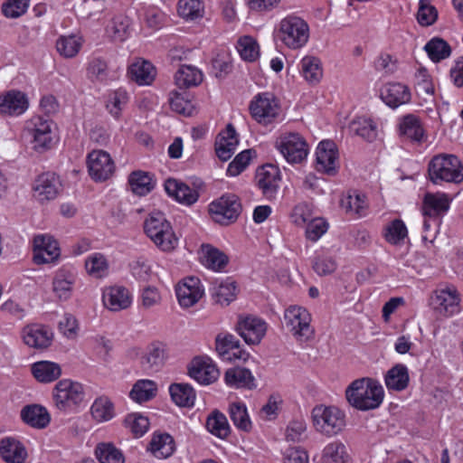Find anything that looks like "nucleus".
I'll return each instance as SVG.
<instances>
[{"mask_svg": "<svg viewBox=\"0 0 463 463\" xmlns=\"http://www.w3.org/2000/svg\"><path fill=\"white\" fill-rule=\"evenodd\" d=\"M345 397L351 406L359 411L378 408L384 398L383 386L371 378L354 380L345 390Z\"/></svg>", "mask_w": 463, "mask_h": 463, "instance_id": "1", "label": "nucleus"}, {"mask_svg": "<svg viewBox=\"0 0 463 463\" xmlns=\"http://www.w3.org/2000/svg\"><path fill=\"white\" fill-rule=\"evenodd\" d=\"M144 232L154 244L163 251H171L178 245L171 223L161 212H152L144 222Z\"/></svg>", "mask_w": 463, "mask_h": 463, "instance_id": "2", "label": "nucleus"}, {"mask_svg": "<svg viewBox=\"0 0 463 463\" xmlns=\"http://www.w3.org/2000/svg\"><path fill=\"white\" fill-rule=\"evenodd\" d=\"M428 175L434 184L444 182L459 184L463 181V165L454 155L439 154L430 161Z\"/></svg>", "mask_w": 463, "mask_h": 463, "instance_id": "3", "label": "nucleus"}, {"mask_svg": "<svg viewBox=\"0 0 463 463\" xmlns=\"http://www.w3.org/2000/svg\"><path fill=\"white\" fill-rule=\"evenodd\" d=\"M311 418L316 431L327 438L338 435L345 427V414L335 406L317 405Z\"/></svg>", "mask_w": 463, "mask_h": 463, "instance_id": "4", "label": "nucleus"}, {"mask_svg": "<svg viewBox=\"0 0 463 463\" xmlns=\"http://www.w3.org/2000/svg\"><path fill=\"white\" fill-rule=\"evenodd\" d=\"M277 37L288 48L298 50L307 43L309 26L304 19L288 15L279 22Z\"/></svg>", "mask_w": 463, "mask_h": 463, "instance_id": "5", "label": "nucleus"}, {"mask_svg": "<svg viewBox=\"0 0 463 463\" xmlns=\"http://www.w3.org/2000/svg\"><path fill=\"white\" fill-rule=\"evenodd\" d=\"M284 321L287 328L298 341L307 342L314 337L315 329L311 326L312 317L304 307H288L284 312Z\"/></svg>", "mask_w": 463, "mask_h": 463, "instance_id": "6", "label": "nucleus"}, {"mask_svg": "<svg viewBox=\"0 0 463 463\" xmlns=\"http://www.w3.org/2000/svg\"><path fill=\"white\" fill-rule=\"evenodd\" d=\"M249 109L251 117L264 126L274 123L281 112L279 99L270 92H262L254 96Z\"/></svg>", "mask_w": 463, "mask_h": 463, "instance_id": "7", "label": "nucleus"}, {"mask_svg": "<svg viewBox=\"0 0 463 463\" xmlns=\"http://www.w3.org/2000/svg\"><path fill=\"white\" fill-rule=\"evenodd\" d=\"M52 396L59 410H71L79 406L84 401V387L77 382L63 379L54 386Z\"/></svg>", "mask_w": 463, "mask_h": 463, "instance_id": "8", "label": "nucleus"}, {"mask_svg": "<svg viewBox=\"0 0 463 463\" xmlns=\"http://www.w3.org/2000/svg\"><path fill=\"white\" fill-rule=\"evenodd\" d=\"M276 148L289 164H300L308 155V145L298 133L289 132L279 136L275 143Z\"/></svg>", "mask_w": 463, "mask_h": 463, "instance_id": "9", "label": "nucleus"}, {"mask_svg": "<svg viewBox=\"0 0 463 463\" xmlns=\"http://www.w3.org/2000/svg\"><path fill=\"white\" fill-rule=\"evenodd\" d=\"M241 212V203L234 194H225L209 204L212 219L222 225L234 222Z\"/></svg>", "mask_w": 463, "mask_h": 463, "instance_id": "10", "label": "nucleus"}, {"mask_svg": "<svg viewBox=\"0 0 463 463\" xmlns=\"http://www.w3.org/2000/svg\"><path fill=\"white\" fill-rule=\"evenodd\" d=\"M460 297L453 286H446L436 288L430 299V305L433 311L441 317H449L460 310Z\"/></svg>", "mask_w": 463, "mask_h": 463, "instance_id": "11", "label": "nucleus"}, {"mask_svg": "<svg viewBox=\"0 0 463 463\" xmlns=\"http://www.w3.org/2000/svg\"><path fill=\"white\" fill-rule=\"evenodd\" d=\"M26 130L32 137L33 149L43 152L50 149L52 142V131L51 122L42 117H33L26 126Z\"/></svg>", "mask_w": 463, "mask_h": 463, "instance_id": "12", "label": "nucleus"}, {"mask_svg": "<svg viewBox=\"0 0 463 463\" xmlns=\"http://www.w3.org/2000/svg\"><path fill=\"white\" fill-rule=\"evenodd\" d=\"M103 306L112 312L126 310L132 306L133 294L123 285L107 286L102 289Z\"/></svg>", "mask_w": 463, "mask_h": 463, "instance_id": "13", "label": "nucleus"}, {"mask_svg": "<svg viewBox=\"0 0 463 463\" xmlns=\"http://www.w3.org/2000/svg\"><path fill=\"white\" fill-rule=\"evenodd\" d=\"M115 171V164L110 155L100 149L89 153V175L95 182H104L110 178Z\"/></svg>", "mask_w": 463, "mask_h": 463, "instance_id": "14", "label": "nucleus"}, {"mask_svg": "<svg viewBox=\"0 0 463 463\" xmlns=\"http://www.w3.org/2000/svg\"><path fill=\"white\" fill-rule=\"evenodd\" d=\"M33 261L38 265L53 263L61 255L57 241L47 234H39L33 238Z\"/></svg>", "mask_w": 463, "mask_h": 463, "instance_id": "15", "label": "nucleus"}, {"mask_svg": "<svg viewBox=\"0 0 463 463\" xmlns=\"http://www.w3.org/2000/svg\"><path fill=\"white\" fill-rule=\"evenodd\" d=\"M215 350L224 361L246 362L250 357L248 352L240 348V340L232 334H219L215 339Z\"/></svg>", "mask_w": 463, "mask_h": 463, "instance_id": "16", "label": "nucleus"}, {"mask_svg": "<svg viewBox=\"0 0 463 463\" xmlns=\"http://www.w3.org/2000/svg\"><path fill=\"white\" fill-rule=\"evenodd\" d=\"M338 156L336 146L333 141H321L316 151V169L329 175L336 174Z\"/></svg>", "mask_w": 463, "mask_h": 463, "instance_id": "17", "label": "nucleus"}, {"mask_svg": "<svg viewBox=\"0 0 463 463\" xmlns=\"http://www.w3.org/2000/svg\"><path fill=\"white\" fill-rule=\"evenodd\" d=\"M204 290L198 278L188 277L175 287L177 300L182 307H191L203 296Z\"/></svg>", "mask_w": 463, "mask_h": 463, "instance_id": "18", "label": "nucleus"}, {"mask_svg": "<svg viewBox=\"0 0 463 463\" xmlns=\"http://www.w3.org/2000/svg\"><path fill=\"white\" fill-rule=\"evenodd\" d=\"M258 187L268 199L275 198L279 187L280 171L274 165L268 164L258 168L256 173Z\"/></svg>", "mask_w": 463, "mask_h": 463, "instance_id": "19", "label": "nucleus"}, {"mask_svg": "<svg viewBox=\"0 0 463 463\" xmlns=\"http://www.w3.org/2000/svg\"><path fill=\"white\" fill-rule=\"evenodd\" d=\"M189 375L201 384L208 385L219 377V370L209 357H195L188 367Z\"/></svg>", "mask_w": 463, "mask_h": 463, "instance_id": "20", "label": "nucleus"}, {"mask_svg": "<svg viewBox=\"0 0 463 463\" xmlns=\"http://www.w3.org/2000/svg\"><path fill=\"white\" fill-rule=\"evenodd\" d=\"M237 331L249 345H258L267 332V323L257 317H246L240 319Z\"/></svg>", "mask_w": 463, "mask_h": 463, "instance_id": "21", "label": "nucleus"}, {"mask_svg": "<svg viewBox=\"0 0 463 463\" xmlns=\"http://www.w3.org/2000/svg\"><path fill=\"white\" fill-rule=\"evenodd\" d=\"M449 195L445 193H427L422 200L421 213L423 217H431L434 220L441 219L450 207Z\"/></svg>", "mask_w": 463, "mask_h": 463, "instance_id": "22", "label": "nucleus"}, {"mask_svg": "<svg viewBox=\"0 0 463 463\" xmlns=\"http://www.w3.org/2000/svg\"><path fill=\"white\" fill-rule=\"evenodd\" d=\"M380 97L388 107L396 109L409 103L411 93L409 87L401 82H388L381 89Z\"/></svg>", "mask_w": 463, "mask_h": 463, "instance_id": "23", "label": "nucleus"}, {"mask_svg": "<svg viewBox=\"0 0 463 463\" xmlns=\"http://www.w3.org/2000/svg\"><path fill=\"white\" fill-rule=\"evenodd\" d=\"M60 185L59 178L55 174H43L35 180L34 197L41 202L52 200L57 196Z\"/></svg>", "mask_w": 463, "mask_h": 463, "instance_id": "24", "label": "nucleus"}, {"mask_svg": "<svg viewBox=\"0 0 463 463\" xmlns=\"http://www.w3.org/2000/svg\"><path fill=\"white\" fill-rule=\"evenodd\" d=\"M22 337L29 347L44 349L51 345L52 334L45 326L32 325L24 327Z\"/></svg>", "mask_w": 463, "mask_h": 463, "instance_id": "25", "label": "nucleus"}, {"mask_svg": "<svg viewBox=\"0 0 463 463\" xmlns=\"http://www.w3.org/2000/svg\"><path fill=\"white\" fill-rule=\"evenodd\" d=\"M239 139L232 125L229 124L215 141V153L222 161L229 160L234 154Z\"/></svg>", "mask_w": 463, "mask_h": 463, "instance_id": "26", "label": "nucleus"}, {"mask_svg": "<svg viewBox=\"0 0 463 463\" xmlns=\"http://www.w3.org/2000/svg\"><path fill=\"white\" fill-rule=\"evenodd\" d=\"M165 190L169 196L186 205L194 203L199 198L197 191L176 179H167L165 183Z\"/></svg>", "mask_w": 463, "mask_h": 463, "instance_id": "27", "label": "nucleus"}, {"mask_svg": "<svg viewBox=\"0 0 463 463\" xmlns=\"http://www.w3.org/2000/svg\"><path fill=\"white\" fill-rule=\"evenodd\" d=\"M28 107L26 96L17 90H11L4 96H0V113L7 115H20Z\"/></svg>", "mask_w": 463, "mask_h": 463, "instance_id": "28", "label": "nucleus"}, {"mask_svg": "<svg viewBox=\"0 0 463 463\" xmlns=\"http://www.w3.org/2000/svg\"><path fill=\"white\" fill-rule=\"evenodd\" d=\"M0 456L6 463H24L27 451L19 440L5 438L0 441Z\"/></svg>", "mask_w": 463, "mask_h": 463, "instance_id": "29", "label": "nucleus"}, {"mask_svg": "<svg viewBox=\"0 0 463 463\" xmlns=\"http://www.w3.org/2000/svg\"><path fill=\"white\" fill-rule=\"evenodd\" d=\"M22 420L29 426L35 429H44L51 420L48 411L42 405L31 404L21 411Z\"/></svg>", "mask_w": 463, "mask_h": 463, "instance_id": "30", "label": "nucleus"}, {"mask_svg": "<svg viewBox=\"0 0 463 463\" xmlns=\"http://www.w3.org/2000/svg\"><path fill=\"white\" fill-rule=\"evenodd\" d=\"M224 382L231 388L251 390L256 387L255 378L251 372L242 367L228 369L224 374Z\"/></svg>", "mask_w": 463, "mask_h": 463, "instance_id": "31", "label": "nucleus"}, {"mask_svg": "<svg viewBox=\"0 0 463 463\" xmlns=\"http://www.w3.org/2000/svg\"><path fill=\"white\" fill-rule=\"evenodd\" d=\"M147 450L157 458H167L175 450V443L168 433H155L148 444Z\"/></svg>", "mask_w": 463, "mask_h": 463, "instance_id": "32", "label": "nucleus"}, {"mask_svg": "<svg viewBox=\"0 0 463 463\" xmlns=\"http://www.w3.org/2000/svg\"><path fill=\"white\" fill-rule=\"evenodd\" d=\"M128 75L138 85H150L156 78V68L151 62L138 59L128 67Z\"/></svg>", "mask_w": 463, "mask_h": 463, "instance_id": "33", "label": "nucleus"}, {"mask_svg": "<svg viewBox=\"0 0 463 463\" xmlns=\"http://www.w3.org/2000/svg\"><path fill=\"white\" fill-rule=\"evenodd\" d=\"M410 382L409 371L406 365L398 364L387 371L384 383L389 391L402 392Z\"/></svg>", "mask_w": 463, "mask_h": 463, "instance_id": "34", "label": "nucleus"}, {"mask_svg": "<svg viewBox=\"0 0 463 463\" xmlns=\"http://www.w3.org/2000/svg\"><path fill=\"white\" fill-rule=\"evenodd\" d=\"M202 263L214 271H221L228 263V257L210 244H203L200 250Z\"/></svg>", "mask_w": 463, "mask_h": 463, "instance_id": "35", "label": "nucleus"}, {"mask_svg": "<svg viewBox=\"0 0 463 463\" xmlns=\"http://www.w3.org/2000/svg\"><path fill=\"white\" fill-rule=\"evenodd\" d=\"M400 135L414 142H421L424 137V129L420 118L412 114L404 116L399 124Z\"/></svg>", "mask_w": 463, "mask_h": 463, "instance_id": "36", "label": "nucleus"}, {"mask_svg": "<svg viewBox=\"0 0 463 463\" xmlns=\"http://www.w3.org/2000/svg\"><path fill=\"white\" fill-rule=\"evenodd\" d=\"M414 89L416 94L426 102L434 100L435 89L431 76L425 68H419L414 74Z\"/></svg>", "mask_w": 463, "mask_h": 463, "instance_id": "37", "label": "nucleus"}, {"mask_svg": "<svg viewBox=\"0 0 463 463\" xmlns=\"http://www.w3.org/2000/svg\"><path fill=\"white\" fill-rule=\"evenodd\" d=\"M321 461L322 463H350L351 458L342 441L333 440L323 449Z\"/></svg>", "mask_w": 463, "mask_h": 463, "instance_id": "38", "label": "nucleus"}, {"mask_svg": "<svg viewBox=\"0 0 463 463\" xmlns=\"http://www.w3.org/2000/svg\"><path fill=\"white\" fill-rule=\"evenodd\" d=\"M32 373L40 383H52L61 374L60 364L50 361L36 362L32 365Z\"/></svg>", "mask_w": 463, "mask_h": 463, "instance_id": "39", "label": "nucleus"}, {"mask_svg": "<svg viewBox=\"0 0 463 463\" xmlns=\"http://www.w3.org/2000/svg\"><path fill=\"white\" fill-rule=\"evenodd\" d=\"M75 276L64 269H59L52 281L53 292L60 299H68L71 296Z\"/></svg>", "mask_w": 463, "mask_h": 463, "instance_id": "40", "label": "nucleus"}, {"mask_svg": "<svg viewBox=\"0 0 463 463\" xmlns=\"http://www.w3.org/2000/svg\"><path fill=\"white\" fill-rule=\"evenodd\" d=\"M349 128L352 133L359 136L368 142H373L378 136L377 125L370 118H356L351 122Z\"/></svg>", "mask_w": 463, "mask_h": 463, "instance_id": "41", "label": "nucleus"}, {"mask_svg": "<svg viewBox=\"0 0 463 463\" xmlns=\"http://www.w3.org/2000/svg\"><path fill=\"white\" fill-rule=\"evenodd\" d=\"M130 20L123 14L115 15L106 27L107 35L114 42H123L129 35Z\"/></svg>", "mask_w": 463, "mask_h": 463, "instance_id": "42", "label": "nucleus"}, {"mask_svg": "<svg viewBox=\"0 0 463 463\" xmlns=\"http://www.w3.org/2000/svg\"><path fill=\"white\" fill-rule=\"evenodd\" d=\"M90 413L92 419L99 423L109 421L116 415L114 404L106 396H100L93 402Z\"/></svg>", "mask_w": 463, "mask_h": 463, "instance_id": "43", "label": "nucleus"}, {"mask_svg": "<svg viewBox=\"0 0 463 463\" xmlns=\"http://www.w3.org/2000/svg\"><path fill=\"white\" fill-rule=\"evenodd\" d=\"M175 80L181 89L197 86L203 80V73L194 66L182 65L175 75Z\"/></svg>", "mask_w": 463, "mask_h": 463, "instance_id": "44", "label": "nucleus"}, {"mask_svg": "<svg viewBox=\"0 0 463 463\" xmlns=\"http://www.w3.org/2000/svg\"><path fill=\"white\" fill-rule=\"evenodd\" d=\"M173 402L180 407H192L195 401V392L188 383H173L169 387Z\"/></svg>", "mask_w": 463, "mask_h": 463, "instance_id": "45", "label": "nucleus"}, {"mask_svg": "<svg viewBox=\"0 0 463 463\" xmlns=\"http://www.w3.org/2000/svg\"><path fill=\"white\" fill-rule=\"evenodd\" d=\"M229 415L237 429L246 432L250 431L252 422L245 403L241 402H232L229 406Z\"/></svg>", "mask_w": 463, "mask_h": 463, "instance_id": "46", "label": "nucleus"}, {"mask_svg": "<svg viewBox=\"0 0 463 463\" xmlns=\"http://www.w3.org/2000/svg\"><path fill=\"white\" fill-rule=\"evenodd\" d=\"M128 183L131 190L137 195H146L154 189L152 177L144 171H134L129 175Z\"/></svg>", "mask_w": 463, "mask_h": 463, "instance_id": "47", "label": "nucleus"}, {"mask_svg": "<svg viewBox=\"0 0 463 463\" xmlns=\"http://www.w3.org/2000/svg\"><path fill=\"white\" fill-rule=\"evenodd\" d=\"M156 383L151 380H138L132 387L130 391V398L138 402L142 403L154 398L156 394Z\"/></svg>", "mask_w": 463, "mask_h": 463, "instance_id": "48", "label": "nucleus"}, {"mask_svg": "<svg viewBox=\"0 0 463 463\" xmlns=\"http://www.w3.org/2000/svg\"><path fill=\"white\" fill-rule=\"evenodd\" d=\"M128 94L125 90H115L108 94L106 109L113 118H119L122 110L125 109L128 102Z\"/></svg>", "mask_w": 463, "mask_h": 463, "instance_id": "49", "label": "nucleus"}, {"mask_svg": "<svg viewBox=\"0 0 463 463\" xmlns=\"http://www.w3.org/2000/svg\"><path fill=\"white\" fill-rule=\"evenodd\" d=\"M213 296L217 303L222 306L229 305L236 298L235 282L231 278L216 282L213 287Z\"/></svg>", "mask_w": 463, "mask_h": 463, "instance_id": "50", "label": "nucleus"}, {"mask_svg": "<svg viewBox=\"0 0 463 463\" xmlns=\"http://www.w3.org/2000/svg\"><path fill=\"white\" fill-rule=\"evenodd\" d=\"M301 73L309 83H317L323 75L320 60L314 56H305L301 61Z\"/></svg>", "mask_w": 463, "mask_h": 463, "instance_id": "51", "label": "nucleus"}, {"mask_svg": "<svg viewBox=\"0 0 463 463\" xmlns=\"http://www.w3.org/2000/svg\"><path fill=\"white\" fill-rule=\"evenodd\" d=\"M83 43V39L77 35L60 36L56 41V49L64 58H72L77 55Z\"/></svg>", "mask_w": 463, "mask_h": 463, "instance_id": "52", "label": "nucleus"}, {"mask_svg": "<svg viewBox=\"0 0 463 463\" xmlns=\"http://www.w3.org/2000/svg\"><path fill=\"white\" fill-rule=\"evenodd\" d=\"M340 207L351 215L362 216L366 208L365 197L359 194H347L342 196Z\"/></svg>", "mask_w": 463, "mask_h": 463, "instance_id": "53", "label": "nucleus"}, {"mask_svg": "<svg viewBox=\"0 0 463 463\" xmlns=\"http://www.w3.org/2000/svg\"><path fill=\"white\" fill-rule=\"evenodd\" d=\"M165 350L159 344H152L148 346L143 357V366L146 370L157 372L164 364Z\"/></svg>", "mask_w": 463, "mask_h": 463, "instance_id": "54", "label": "nucleus"}, {"mask_svg": "<svg viewBox=\"0 0 463 463\" xmlns=\"http://www.w3.org/2000/svg\"><path fill=\"white\" fill-rule=\"evenodd\" d=\"M95 455L100 463H125L122 452L112 443L99 444Z\"/></svg>", "mask_w": 463, "mask_h": 463, "instance_id": "55", "label": "nucleus"}, {"mask_svg": "<svg viewBox=\"0 0 463 463\" xmlns=\"http://www.w3.org/2000/svg\"><path fill=\"white\" fill-rule=\"evenodd\" d=\"M430 59L434 62H439L441 60L447 59L450 56L451 48L442 39L433 38L428 42L424 47Z\"/></svg>", "mask_w": 463, "mask_h": 463, "instance_id": "56", "label": "nucleus"}, {"mask_svg": "<svg viewBox=\"0 0 463 463\" xmlns=\"http://www.w3.org/2000/svg\"><path fill=\"white\" fill-rule=\"evenodd\" d=\"M237 51L242 60L254 61L260 56V46L257 41L249 35H244L238 40Z\"/></svg>", "mask_w": 463, "mask_h": 463, "instance_id": "57", "label": "nucleus"}, {"mask_svg": "<svg viewBox=\"0 0 463 463\" xmlns=\"http://www.w3.org/2000/svg\"><path fill=\"white\" fill-rule=\"evenodd\" d=\"M408 230L403 221L395 219L384 228L383 237L391 244L397 245L404 241Z\"/></svg>", "mask_w": 463, "mask_h": 463, "instance_id": "58", "label": "nucleus"}, {"mask_svg": "<svg viewBox=\"0 0 463 463\" xmlns=\"http://www.w3.org/2000/svg\"><path fill=\"white\" fill-rule=\"evenodd\" d=\"M207 430L218 438L224 439L230 434L227 418L222 412L215 411L206 420Z\"/></svg>", "mask_w": 463, "mask_h": 463, "instance_id": "59", "label": "nucleus"}, {"mask_svg": "<svg viewBox=\"0 0 463 463\" xmlns=\"http://www.w3.org/2000/svg\"><path fill=\"white\" fill-rule=\"evenodd\" d=\"M177 11L185 20H195L203 16L204 7L201 0H179Z\"/></svg>", "mask_w": 463, "mask_h": 463, "instance_id": "60", "label": "nucleus"}, {"mask_svg": "<svg viewBox=\"0 0 463 463\" xmlns=\"http://www.w3.org/2000/svg\"><path fill=\"white\" fill-rule=\"evenodd\" d=\"M168 101L172 110L179 114L192 116L194 111V107L185 92L171 91Z\"/></svg>", "mask_w": 463, "mask_h": 463, "instance_id": "61", "label": "nucleus"}, {"mask_svg": "<svg viewBox=\"0 0 463 463\" xmlns=\"http://www.w3.org/2000/svg\"><path fill=\"white\" fill-rule=\"evenodd\" d=\"M91 267L89 269V275L95 279H104L109 274V263L107 258L101 253H94L89 257Z\"/></svg>", "mask_w": 463, "mask_h": 463, "instance_id": "62", "label": "nucleus"}, {"mask_svg": "<svg viewBox=\"0 0 463 463\" xmlns=\"http://www.w3.org/2000/svg\"><path fill=\"white\" fill-rule=\"evenodd\" d=\"M438 18V11L430 2L420 0L419 10L417 13V20L422 26H430L433 24Z\"/></svg>", "mask_w": 463, "mask_h": 463, "instance_id": "63", "label": "nucleus"}, {"mask_svg": "<svg viewBox=\"0 0 463 463\" xmlns=\"http://www.w3.org/2000/svg\"><path fill=\"white\" fill-rule=\"evenodd\" d=\"M328 223L323 218H314L308 222L306 228V236L311 241L319 240L327 231Z\"/></svg>", "mask_w": 463, "mask_h": 463, "instance_id": "64", "label": "nucleus"}]
</instances>
